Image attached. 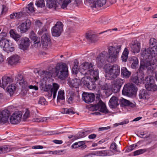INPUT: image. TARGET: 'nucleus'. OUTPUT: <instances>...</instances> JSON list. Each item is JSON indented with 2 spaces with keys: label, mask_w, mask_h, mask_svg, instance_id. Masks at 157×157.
<instances>
[{
  "label": "nucleus",
  "mask_w": 157,
  "mask_h": 157,
  "mask_svg": "<svg viewBox=\"0 0 157 157\" xmlns=\"http://www.w3.org/2000/svg\"><path fill=\"white\" fill-rule=\"evenodd\" d=\"M26 9L27 12L28 13H33L35 11L34 8L33 6V4L32 2L30 3L28 5Z\"/></svg>",
  "instance_id": "ea45409f"
},
{
  "label": "nucleus",
  "mask_w": 157,
  "mask_h": 157,
  "mask_svg": "<svg viewBox=\"0 0 157 157\" xmlns=\"http://www.w3.org/2000/svg\"><path fill=\"white\" fill-rule=\"evenodd\" d=\"M139 136L141 138H147L149 136L145 132H141L140 133Z\"/></svg>",
  "instance_id": "680f3d73"
},
{
  "label": "nucleus",
  "mask_w": 157,
  "mask_h": 157,
  "mask_svg": "<svg viewBox=\"0 0 157 157\" xmlns=\"http://www.w3.org/2000/svg\"><path fill=\"white\" fill-rule=\"evenodd\" d=\"M30 116V112L29 110H26V112L23 115V118L25 119L29 117Z\"/></svg>",
  "instance_id": "69168bd1"
},
{
  "label": "nucleus",
  "mask_w": 157,
  "mask_h": 157,
  "mask_svg": "<svg viewBox=\"0 0 157 157\" xmlns=\"http://www.w3.org/2000/svg\"><path fill=\"white\" fill-rule=\"evenodd\" d=\"M110 60L112 59H97L96 61L97 63L98 66L101 68L103 67L104 65L105 64V66L107 65L106 64V61H107L108 62H112V61H111Z\"/></svg>",
  "instance_id": "7c9ffc66"
},
{
  "label": "nucleus",
  "mask_w": 157,
  "mask_h": 157,
  "mask_svg": "<svg viewBox=\"0 0 157 157\" xmlns=\"http://www.w3.org/2000/svg\"><path fill=\"white\" fill-rule=\"evenodd\" d=\"M121 46L118 44L109 46L107 47V52L105 51L102 52L98 55L96 59H118Z\"/></svg>",
  "instance_id": "f257e3e1"
},
{
  "label": "nucleus",
  "mask_w": 157,
  "mask_h": 157,
  "mask_svg": "<svg viewBox=\"0 0 157 157\" xmlns=\"http://www.w3.org/2000/svg\"><path fill=\"white\" fill-rule=\"evenodd\" d=\"M139 97L140 99H146L149 98L147 91L143 89L141 90L139 92Z\"/></svg>",
  "instance_id": "c85d7f7f"
},
{
  "label": "nucleus",
  "mask_w": 157,
  "mask_h": 157,
  "mask_svg": "<svg viewBox=\"0 0 157 157\" xmlns=\"http://www.w3.org/2000/svg\"><path fill=\"white\" fill-rule=\"evenodd\" d=\"M128 122H129V121H128V119H126L121 122L118 123L117 124H115V126H117L118 125H123L124 124H126L128 123Z\"/></svg>",
  "instance_id": "338daca9"
},
{
  "label": "nucleus",
  "mask_w": 157,
  "mask_h": 157,
  "mask_svg": "<svg viewBox=\"0 0 157 157\" xmlns=\"http://www.w3.org/2000/svg\"><path fill=\"white\" fill-rule=\"evenodd\" d=\"M78 146L79 147H80L81 149H83L86 148V146L85 144V141H81L77 142Z\"/></svg>",
  "instance_id": "5fc2aeb1"
},
{
  "label": "nucleus",
  "mask_w": 157,
  "mask_h": 157,
  "mask_svg": "<svg viewBox=\"0 0 157 157\" xmlns=\"http://www.w3.org/2000/svg\"><path fill=\"white\" fill-rule=\"evenodd\" d=\"M19 60L20 59H6V62L8 65H15L20 62Z\"/></svg>",
  "instance_id": "79ce46f5"
},
{
  "label": "nucleus",
  "mask_w": 157,
  "mask_h": 157,
  "mask_svg": "<svg viewBox=\"0 0 157 157\" xmlns=\"http://www.w3.org/2000/svg\"><path fill=\"white\" fill-rule=\"evenodd\" d=\"M96 81L94 80L93 79H91L90 82H89L86 87L89 90H94L96 87V84L95 83Z\"/></svg>",
  "instance_id": "f704fd0d"
},
{
  "label": "nucleus",
  "mask_w": 157,
  "mask_h": 157,
  "mask_svg": "<svg viewBox=\"0 0 157 157\" xmlns=\"http://www.w3.org/2000/svg\"><path fill=\"white\" fill-rule=\"evenodd\" d=\"M64 93L63 90H59L58 92L57 97V100H63L64 99Z\"/></svg>",
  "instance_id": "09e8293b"
},
{
  "label": "nucleus",
  "mask_w": 157,
  "mask_h": 157,
  "mask_svg": "<svg viewBox=\"0 0 157 157\" xmlns=\"http://www.w3.org/2000/svg\"><path fill=\"white\" fill-rule=\"evenodd\" d=\"M35 4L38 7L42 8L45 6L44 0H38L36 1Z\"/></svg>",
  "instance_id": "a18cd8bd"
},
{
  "label": "nucleus",
  "mask_w": 157,
  "mask_h": 157,
  "mask_svg": "<svg viewBox=\"0 0 157 157\" xmlns=\"http://www.w3.org/2000/svg\"><path fill=\"white\" fill-rule=\"evenodd\" d=\"M38 103L41 105H44L47 104V102L44 97H40L38 100Z\"/></svg>",
  "instance_id": "603ef678"
},
{
  "label": "nucleus",
  "mask_w": 157,
  "mask_h": 157,
  "mask_svg": "<svg viewBox=\"0 0 157 157\" xmlns=\"http://www.w3.org/2000/svg\"><path fill=\"white\" fill-rule=\"evenodd\" d=\"M86 37L87 40L92 43H95L99 40L98 36L95 34L86 33Z\"/></svg>",
  "instance_id": "393cba45"
},
{
  "label": "nucleus",
  "mask_w": 157,
  "mask_h": 157,
  "mask_svg": "<svg viewBox=\"0 0 157 157\" xmlns=\"http://www.w3.org/2000/svg\"><path fill=\"white\" fill-rule=\"evenodd\" d=\"M54 69L56 75L59 78L64 80L68 77L69 74L68 67L66 63H57Z\"/></svg>",
  "instance_id": "7ed1b4c3"
},
{
  "label": "nucleus",
  "mask_w": 157,
  "mask_h": 157,
  "mask_svg": "<svg viewBox=\"0 0 157 157\" xmlns=\"http://www.w3.org/2000/svg\"><path fill=\"white\" fill-rule=\"evenodd\" d=\"M100 88L101 90H106L109 89L110 87L107 84H105L101 85Z\"/></svg>",
  "instance_id": "e2e57ef3"
},
{
  "label": "nucleus",
  "mask_w": 157,
  "mask_h": 157,
  "mask_svg": "<svg viewBox=\"0 0 157 157\" xmlns=\"http://www.w3.org/2000/svg\"><path fill=\"white\" fill-rule=\"evenodd\" d=\"M9 151V148L5 147H0V154L8 152Z\"/></svg>",
  "instance_id": "4d7b16f0"
},
{
  "label": "nucleus",
  "mask_w": 157,
  "mask_h": 157,
  "mask_svg": "<svg viewBox=\"0 0 157 157\" xmlns=\"http://www.w3.org/2000/svg\"><path fill=\"white\" fill-rule=\"evenodd\" d=\"M61 113L63 114H74L75 112L71 109L63 108L62 109Z\"/></svg>",
  "instance_id": "58836bf2"
},
{
  "label": "nucleus",
  "mask_w": 157,
  "mask_h": 157,
  "mask_svg": "<svg viewBox=\"0 0 157 157\" xmlns=\"http://www.w3.org/2000/svg\"><path fill=\"white\" fill-rule=\"evenodd\" d=\"M144 77V74L141 75V77H139L137 76H133L131 78L132 81L137 85H139L142 82Z\"/></svg>",
  "instance_id": "bb28decb"
},
{
  "label": "nucleus",
  "mask_w": 157,
  "mask_h": 157,
  "mask_svg": "<svg viewBox=\"0 0 157 157\" xmlns=\"http://www.w3.org/2000/svg\"><path fill=\"white\" fill-rule=\"evenodd\" d=\"M91 79H92V78L88 76H85L82 77L81 80L82 83L83 84V85L85 86L86 87L89 82H90Z\"/></svg>",
  "instance_id": "e433bc0d"
},
{
  "label": "nucleus",
  "mask_w": 157,
  "mask_h": 157,
  "mask_svg": "<svg viewBox=\"0 0 157 157\" xmlns=\"http://www.w3.org/2000/svg\"><path fill=\"white\" fill-rule=\"evenodd\" d=\"M76 96L74 94L71 95L68 99V101L69 103L73 102Z\"/></svg>",
  "instance_id": "0e129e2a"
},
{
  "label": "nucleus",
  "mask_w": 157,
  "mask_h": 157,
  "mask_svg": "<svg viewBox=\"0 0 157 157\" xmlns=\"http://www.w3.org/2000/svg\"><path fill=\"white\" fill-rule=\"evenodd\" d=\"M10 115V112L7 109L0 111V123L7 122Z\"/></svg>",
  "instance_id": "4468645a"
},
{
  "label": "nucleus",
  "mask_w": 157,
  "mask_h": 157,
  "mask_svg": "<svg viewBox=\"0 0 157 157\" xmlns=\"http://www.w3.org/2000/svg\"><path fill=\"white\" fill-rule=\"evenodd\" d=\"M150 47L148 48L150 50V52L153 57H155L157 55V43L156 40L153 38L150 40Z\"/></svg>",
  "instance_id": "9d476101"
},
{
  "label": "nucleus",
  "mask_w": 157,
  "mask_h": 157,
  "mask_svg": "<svg viewBox=\"0 0 157 157\" xmlns=\"http://www.w3.org/2000/svg\"><path fill=\"white\" fill-rule=\"evenodd\" d=\"M23 13L21 12L13 13L10 15V17L11 19H19L23 16Z\"/></svg>",
  "instance_id": "2f4dec72"
},
{
  "label": "nucleus",
  "mask_w": 157,
  "mask_h": 157,
  "mask_svg": "<svg viewBox=\"0 0 157 157\" xmlns=\"http://www.w3.org/2000/svg\"><path fill=\"white\" fill-rule=\"evenodd\" d=\"M43 75L45 78H50L52 76V73L51 71H43Z\"/></svg>",
  "instance_id": "864d4df0"
},
{
  "label": "nucleus",
  "mask_w": 157,
  "mask_h": 157,
  "mask_svg": "<svg viewBox=\"0 0 157 157\" xmlns=\"http://www.w3.org/2000/svg\"><path fill=\"white\" fill-rule=\"evenodd\" d=\"M2 81L3 88L5 87L8 84H10L13 82V78L12 76L9 77L4 76L2 78Z\"/></svg>",
  "instance_id": "412c9836"
},
{
  "label": "nucleus",
  "mask_w": 157,
  "mask_h": 157,
  "mask_svg": "<svg viewBox=\"0 0 157 157\" xmlns=\"http://www.w3.org/2000/svg\"><path fill=\"white\" fill-rule=\"evenodd\" d=\"M0 46L3 48L4 51L7 52H12L14 50L13 47L10 46L9 41L6 39H3L0 40Z\"/></svg>",
  "instance_id": "9b49d317"
},
{
  "label": "nucleus",
  "mask_w": 157,
  "mask_h": 157,
  "mask_svg": "<svg viewBox=\"0 0 157 157\" xmlns=\"http://www.w3.org/2000/svg\"><path fill=\"white\" fill-rule=\"evenodd\" d=\"M31 22L30 20H27L20 24L17 28V30L21 33L26 32L30 27Z\"/></svg>",
  "instance_id": "ddd939ff"
},
{
  "label": "nucleus",
  "mask_w": 157,
  "mask_h": 157,
  "mask_svg": "<svg viewBox=\"0 0 157 157\" xmlns=\"http://www.w3.org/2000/svg\"><path fill=\"white\" fill-rule=\"evenodd\" d=\"M137 91L135 85L128 83L124 85L122 90V94L125 95H130Z\"/></svg>",
  "instance_id": "6e6552de"
},
{
  "label": "nucleus",
  "mask_w": 157,
  "mask_h": 157,
  "mask_svg": "<svg viewBox=\"0 0 157 157\" xmlns=\"http://www.w3.org/2000/svg\"><path fill=\"white\" fill-rule=\"evenodd\" d=\"M106 1V0H97L94 3L98 6H101L105 5Z\"/></svg>",
  "instance_id": "3c124183"
},
{
  "label": "nucleus",
  "mask_w": 157,
  "mask_h": 157,
  "mask_svg": "<svg viewBox=\"0 0 157 157\" xmlns=\"http://www.w3.org/2000/svg\"><path fill=\"white\" fill-rule=\"evenodd\" d=\"M87 132V131H82L78 132V134L75 136V139H77L85 137L86 136V133Z\"/></svg>",
  "instance_id": "37998d69"
},
{
  "label": "nucleus",
  "mask_w": 157,
  "mask_h": 157,
  "mask_svg": "<svg viewBox=\"0 0 157 157\" xmlns=\"http://www.w3.org/2000/svg\"><path fill=\"white\" fill-rule=\"evenodd\" d=\"M31 34L30 36V38L33 41L35 44L40 43V38L36 36L34 34L33 32L31 33Z\"/></svg>",
  "instance_id": "4c0bfd02"
},
{
  "label": "nucleus",
  "mask_w": 157,
  "mask_h": 157,
  "mask_svg": "<svg viewBox=\"0 0 157 157\" xmlns=\"http://www.w3.org/2000/svg\"><path fill=\"white\" fill-rule=\"evenodd\" d=\"M118 99L115 96H113L109 101V106L111 108H115L118 105Z\"/></svg>",
  "instance_id": "4be33fe9"
},
{
  "label": "nucleus",
  "mask_w": 157,
  "mask_h": 157,
  "mask_svg": "<svg viewBox=\"0 0 157 157\" xmlns=\"http://www.w3.org/2000/svg\"><path fill=\"white\" fill-rule=\"evenodd\" d=\"M78 79L75 78L74 79L68 80V84L71 87L77 88L81 84V81L79 78Z\"/></svg>",
  "instance_id": "a211bd4d"
},
{
  "label": "nucleus",
  "mask_w": 157,
  "mask_h": 157,
  "mask_svg": "<svg viewBox=\"0 0 157 157\" xmlns=\"http://www.w3.org/2000/svg\"><path fill=\"white\" fill-rule=\"evenodd\" d=\"M104 69L107 75L110 79L115 78L117 77L120 74V67L117 64L109 66L106 65L104 66Z\"/></svg>",
  "instance_id": "20e7f679"
},
{
  "label": "nucleus",
  "mask_w": 157,
  "mask_h": 157,
  "mask_svg": "<svg viewBox=\"0 0 157 157\" xmlns=\"http://www.w3.org/2000/svg\"><path fill=\"white\" fill-rule=\"evenodd\" d=\"M10 33L11 36L16 41H18L20 39V36L16 33L13 30H11Z\"/></svg>",
  "instance_id": "c9c22d12"
},
{
  "label": "nucleus",
  "mask_w": 157,
  "mask_h": 157,
  "mask_svg": "<svg viewBox=\"0 0 157 157\" xmlns=\"http://www.w3.org/2000/svg\"><path fill=\"white\" fill-rule=\"evenodd\" d=\"M120 104L124 106H128L131 107H134L135 106L136 103L135 102L132 103L129 101L124 98H122L120 101Z\"/></svg>",
  "instance_id": "a878e982"
},
{
  "label": "nucleus",
  "mask_w": 157,
  "mask_h": 157,
  "mask_svg": "<svg viewBox=\"0 0 157 157\" xmlns=\"http://www.w3.org/2000/svg\"><path fill=\"white\" fill-rule=\"evenodd\" d=\"M17 78V82H18L20 85L22 86H25L26 82L23 79V75L21 74H18L16 77V79Z\"/></svg>",
  "instance_id": "cd10ccee"
},
{
  "label": "nucleus",
  "mask_w": 157,
  "mask_h": 157,
  "mask_svg": "<svg viewBox=\"0 0 157 157\" xmlns=\"http://www.w3.org/2000/svg\"><path fill=\"white\" fill-rule=\"evenodd\" d=\"M137 146V144H133L129 146L127 149V150L128 152L131 151L135 149Z\"/></svg>",
  "instance_id": "13d9d810"
},
{
  "label": "nucleus",
  "mask_w": 157,
  "mask_h": 157,
  "mask_svg": "<svg viewBox=\"0 0 157 157\" xmlns=\"http://www.w3.org/2000/svg\"><path fill=\"white\" fill-rule=\"evenodd\" d=\"M129 51L127 48H125L121 56L122 59H127Z\"/></svg>",
  "instance_id": "de8ad7c7"
},
{
  "label": "nucleus",
  "mask_w": 157,
  "mask_h": 157,
  "mask_svg": "<svg viewBox=\"0 0 157 157\" xmlns=\"http://www.w3.org/2000/svg\"><path fill=\"white\" fill-rule=\"evenodd\" d=\"M117 145L115 143H113L110 146V149L116 152L118 151L117 149Z\"/></svg>",
  "instance_id": "052dcab7"
},
{
  "label": "nucleus",
  "mask_w": 157,
  "mask_h": 157,
  "mask_svg": "<svg viewBox=\"0 0 157 157\" xmlns=\"http://www.w3.org/2000/svg\"><path fill=\"white\" fill-rule=\"evenodd\" d=\"M147 149L146 148L137 150L134 152V155L136 156L142 154L147 151Z\"/></svg>",
  "instance_id": "49530a36"
},
{
  "label": "nucleus",
  "mask_w": 157,
  "mask_h": 157,
  "mask_svg": "<svg viewBox=\"0 0 157 157\" xmlns=\"http://www.w3.org/2000/svg\"><path fill=\"white\" fill-rule=\"evenodd\" d=\"M147 59H141L140 61V67L139 69V71H141L142 73V70L141 69H144L145 67L147 68L149 66H151V63L147 60Z\"/></svg>",
  "instance_id": "5701e85b"
},
{
  "label": "nucleus",
  "mask_w": 157,
  "mask_h": 157,
  "mask_svg": "<svg viewBox=\"0 0 157 157\" xmlns=\"http://www.w3.org/2000/svg\"><path fill=\"white\" fill-rule=\"evenodd\" d=\"M16 89V86L15 84H12L7 87L6 89L8 92L9 93L10 96H11L13 95Z\"/></svg>",
  "instance_id": "473e14b6"
},
{
  "label": "nucleus",
  "mask_w": 157,
  "mask_h": 157,
  "mask_svg": "<svg viewBox=\"0 0 157 157\" xmlns=\"http://www.w3.org/2000/svg\"><path fill=\"white\" fill-rule=\"evenodd\" d=\"M151 78L149 79V82H147L145 85V87L148 91H154L156 90L157 86L154 84V81Z\"/></svg>",
  "instance_id": "f3484780"
},
{
  "label": "nucleus",
  "mask_w": 157,
  "mask_h": 157,
  "mask_svg": "<svg viewBox=\"0 0 157 157\" xmlns=\"http://www.w3.org/2000/svg\"><path fill=\"white\" fill-rule=\"evenodd\" d=\"M59 0H47V5L50 8L53 7L55 8L59 6Z\"/></svg>",
  "instance_id": "b1692460"
},
{
  "label": "nucleus",
  "mask_w": 157,
  "mask_h": 157,
  "mask_svg": "<svg viewBox=\"0 0 157 157\" xmlns=\"http://www.w3.org/2000/svg\"><path fill=\"white\" fill-rule=\"evenodd\" d=\"M47 29L45 27L43 26L39 29L38 33L39 35H41L45 33L41 37V42L42 45L44 47L46 48L50 43L51 39L49 34L46 32Z\"/></svg>",
  "instance_id": "39448f33"
},
{
  "label": "nucleus",
  "mask_w": 157,
  "mask_h": 157,
  "mask_svg": "<svg viewBox=\"0 0 157 157\" xmlns=\"http://www.w3.org/2000/svg\"><path fill=\"white\" fill-rule=\"evenodd\" d=\"M96 101L97 103L93 105L92 106V108L94 110H98L100 112L105 113H108L105 105L101 100L99 96H97Z\"/></svg>",
  "instance_id": "423d86ee"
},
{
  "label": "nucleus",
  "mask_w": 157,
  "mask_h": 157,
  "mask_svg": "<svg viewBox=\"0 0 157 157\" xmlns=\"http://www.w3.org/2000/svg\"><path fill=\"white\" fill-rule=\"evenodd\" d=\"M71 2V0H59L58 3L61 6L62 8L64 9Z\"/></svg>",
  "instance_id": "72a5a7b5"
},
{
  "label": "nucleus",
  "mask_w": 157,
  "mask_h": 157,
  "mask_svg": "<svg viewBox=\"0 0 157 157\" xmlns=\"http://www.w3.org/2000/svg\"><path fill=\"white\" fill-rule=\"evenodd\" d=\"M82 67L81 70V73L84 75L90 74L94 80L96 81L99 78L98 70H94V65L92 63L86 62L82 64Z\"/></svg>",
  "instance_id": "f03ea898"
},
{
  "label": "nucleus",
  "mask_w": 157,
  "mask_h": 157,
  "mask_svg": "<svg viewBox=\"0 0 157 157\" xmlns=\"http://www.w3.org/2000/svg\"><path fill=\"white\" fill-rule=\"evenodd\" d=\"M78 63H77V64L75 63L74 67L72 68V71L73 74H74L76 75H77L78 74L79 75L80 74L83 75L81 73V71L79 72H78ZM82 69V68L81 69V70Z\"/></svg>",
  "instance_id": "a19ab883"
},
{
  "label": "nucleus",
  "mask_w": 157,
  "mask_h": 157,
  "mask_svg": "<svg viewBox=\"0 0 157 157\" xmlns=\"http://www.w3.org/2000/svg\"><path fill=\"white\" fill-rule=\"evenodd\" d=\"M63 25L60 21L56 22L55 25L52 28L51 33L54 36L58 37L60 36L63 30Z\"/></svg>",
  "instance_id": "1a4fd4ad"
},
{
  "label": "nucleus",
  "mask_w": 157,
  "mask_h": 157,
  "mask_svg": "<svg viewBox=\"0 0 157 157\" xmlns=\"http://www.w3.org/2000/svg\"><path fill=\"white\" fill-rule=\"evenodd\" d=\"M22 114L21 111L15 112L11 116L10 121L13 124H17L21 121Z\"/></svg>",
  "instance_id": "f8f14e48"
},
{
  "label": "nucleus",
  "mask_w": 157,
  "mask_h": 157,
  "mask_svg": "<svg viewBox=\"0 0 157 157\" xmlns=\"http://www.w3.org/2000/svg\"><path fill=\"white\" fill-rule=\"evenodd\" d=\"M113 82L117 86H120V87L121 88L122 85L124 82V81L123 79L120 78H117Z\"/></svg>",
  "instance_id": "8fccbe9b"
},
{
  "label": "nucleus",
  "mask_w": 157,
  "mask_h": 157,
  "mask_svg": "<svg viewBox=\"0 0 157 157\" xmlns=\"http://www.w3.org/2000/svg\"><path fill=\"white\" fill-rule=\"evenodd\" d=\"M59 88V85L57 83H54L52 84V85H46L44 90L48 92V96L49 97H51L53 94V98L55 99L56 97V93Z\"/></svg>",
  "instance_id": "0eeeda50"
},
{
  "label": "nucleus",
  "mask_w": 157,
  "mask_h": 157,
  "mask_svg": "<svg viewBox=\"0 0 157 157\" xmlns=\"http://www.w3.org/2000/svg\"><path fill=\"white\" fill-rule=\"evenodd\" d=\"M83 100L87 103L93 101L95 98L94 94L93 93H88L83 92L82 95Z\"/></svg>",
  "instance_id": "2eb2a0df"
},
{
  "label": "nucleus",
  "mask_w": 157,
  "mask_h": 157,
  "mask_svg": "<svg viewBox=\"0 0 157 157\" xmlns=\"http://www.w3.org/2000/svg\"><path fill=\"white\" fill-rule=\"evenodd\" d=\"M35 25L36 29H39L43 27L42 23L39 20L35 21Z\"/></svg>",
  "instance_id": "6e6d98bb"
},
{
  "label": "nucleus",
  "mask_w": 157,
  "mask_h": 157,
  "mask_svg": "<svg viewBox=\"0 0 157 157\" xmlns=\"http://www.w3.org/2000/svg\"><path fill=\"white\" fill-rule=\"evenodd\" d=\"M132 51L134 53H138L140 49V43L138 41H134L130 45Z\"/></svg>",
  "instance_id": "aec40b11"
},
{
  "label": "nucleus",
  "mask_w": 157,
  "mask_h": 157,
  "mask_svg": "<svg viewBox=\"0 0 157 157\" xmlns=\"http://www.w3.org/2000/svg\"><path fill=\"white\" fill-rule=\"evenodd\" d=\"M133 62L131 65V67L133 69H135L138 65L139 62L138 59H133Z\"/></svg>",
  "instance_id": "bf43d9fd"
},
{
  "label": "nucleus",
  "mask_w": 157,
  "mask_h": 157,
  "mask_svg": "<svg viewBox=\"0 0 157 157\" xmlns=\"http://www.w3.org/2000/svg\"><path fill=\"white\" fill-rule=\"evenodd\" d=\"M20 57L16 54H15L9 57L7 59H19Z\"/></svg>",
  "instance_id": "774afa93"
},
{
  "label": "nucleus",
  "mask_w": 157,
  "mask_h": 157,
  "mask_svg": "<svg viewBox=\"0 0 157 157\" xmlns=\"http://www.w3.org/2000/svg\"><path fill=\"white\" fill-rule=\"evenodd\" d=\"M121 74L123 77L127 78L131 75V73L127 69L126 67H123L121 69Z\"/></svg>",
  "instance_id": "c756f323"
},
{
  "label": "nucleus",
  "mask_w": 157,
  "mask_h": 157,
  "mask_svg": "<svg viewBox=\"0 0 157 157\" xmlns=\"http://www.w3.org/2000/svg\"><path fill=\"white\" fill-rule=\"evenodd\" d=\"M112 88L113 91L115 93H117L120 91L121 89L120 86H117L114 82L112 84Z\"/></svg>",
  "instance_id": "c03bdc74"
},
{
  "label": "nucleus",
  "mask_w": 157,
  "mask_h": 157,
  "mask_svg": "<svg viewBox=\"0 0 157 157\" xmlns=\"http://www.w3.org/2000/svg\"><path fill=\"white\" fill-rule=\"evenodd\" d=\"M141 57L144 59H151L153 57L150 52L149 49L142 48L141 52Z\"/></svg>",
  "instance_id": "6ab92c4d"
},
{
  "label": "nucleus",
  "mask_w": 157,
  "mask_h": 157,
  "mask_svg": "<svg viewBox=\"0 0 157 157\" xmlns=\"http://www.w3.org/2000/svg\"><path fill=\"white\" fill-rule=\"evenodd\" d=\"M29 41L28 38H22L20 41V44L19 45V48L23 50L27 49L29 45Z\"/></svg>",
  "instance_id": "dca6fc26"
}]
</instances>
